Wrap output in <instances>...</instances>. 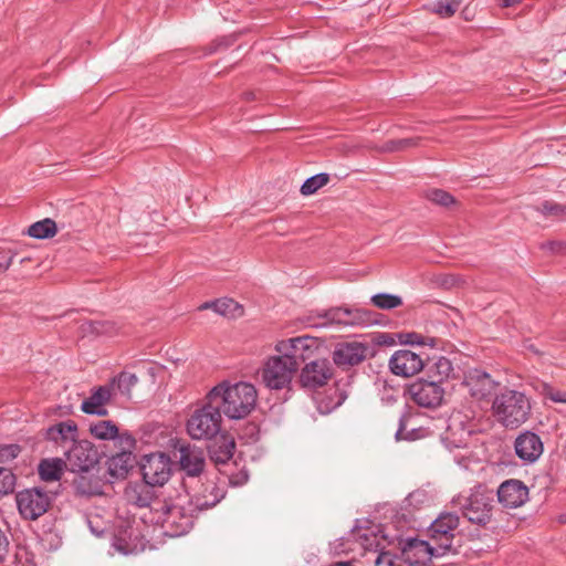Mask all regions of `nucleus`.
Returning a JSON list of instances; mask_svg holds the SVG:
<instances>
[{
    "label": "nucleus",
    "mask_w": 566,
    "mask_h": 566,
    "mask_svg": "<svg viewBox=\"0 0 566 566\" xmlns=\"http://www.w3.org/2000/svg\"><path fill=\"white\" fill-rule=\"evenodd\" d=\"M536 211L541 212L544 217L566 221V202L559 203L553 200H546L541 206L536 207Z\"/></svg>",
    "instance_id": "37"
},
{
    "label": "nucleus",
    "mask_w": 566,
    "mask_h": 566,
    "mask_svg": "<svg viewBox=\"0 0 566 566\" xmlns=\"http://www.w3.org/2000/svg\"><path fill=\"white\" fill-rule=\"evenodd\" d=\"M318 349L315 337L307 335L293 337L285 344V373L298 369L302 363L312 359Z\"/></svg>",
    "instance_id": "7"
},
{
    "label": "nucleus",
    "mask_w": 566,
    "mask_h": 566,
    "mask_svg": "<svg viewBox=\"0 0 566 566\" xmlns=\"http://www.w3.org/2000/svg\"><path fill=\"white\" fill-rule=\"evenodd\" d=\"M56 231V223L52 219L46 218L31 224L28 229V234L35 239H48L55 235Z\"/></svg>",
    "instance_id": "35"
},
{
    "label": "nucleus",
    "mask_w": 566,
    "mask_h": 566,
    "mask_svg": "<svg viewBox=\"0 0 566 566\" xmlns=\"http://www.w3.org/2000/svg\"><path fill=\"white\" fill-rule=\"evenodd\" d=\"M10 566H36L33 556L27 549H20L14 558L9 563Z\"/></svg>",
    "instance_id": "47"
},
{
    "label": "nucleus",
    "mask_w": 566,
    "mask_h": 566,
    "mask_svg": "<svg viewBox=\"0 0 566 566\" xmlns=\"http://www.w3.org/2000/svg\"><path fill=\"white\" fill-rule=\"evenodd\" d=\"M375 566H406L401 557L390 553L380 552L376 559Z\"/></svg>",
    "instance_id": "44"
},
{
    "label": "nucleus",
    "mask_w": 566,
    "mask_h": 566,
    "mask_svg": "<svg viewBox=\"0 0 566 566\" xmlns=\"http://www.w3.org/2000/svg\"><path fill=\"white\" fill-rule=\"evenodd\" d=\"M516 455L524 462L533 463L543 453V442L541 438L531 431L521 433L514 443Z\"/></svg>",
    "instance_id": "20"
},
{
    "label": "nucleus",
    "mask_w": 566,
    "mask_h": 566,
    "mask_svg": "<svg viewBox=\"0 0 566 566\" xmlns=\"http://www.w3.org/2000/svg\"><path fill=\"white\" fill-rule=\"evenodd\" d=\"M209 401H214L219 410L231 420L247 418L255 408L258 391L245 381L230 384L222 381L207 394Z\"/></svg>",
    "instance_id": "2"
},
{
    "label": "nucleus",
    "mask_w": 566,
    "mask_h": 566,
    "mask_svg": "<svg viewBox=\"0 0 566 566\" xmlns=\"http://www.w3.org/2000/svg\"><path fill=\"white\" fill-rule=\"evenodd\" d=\"M439 548L433 542H427L418 538H411L407 542L402 549V560L405 565L408 563L410 566H424L433 557H441L446 554L436 552Z\"/></svg>",
    "instance_id": "14"
},
{
    "label": "nucleus",
    "mask_w": 566,
    "mask_h": 566,
    "mask_svg": "<svg viewBox=\"0 0 566 566\" xmlns=\"http://www.w3.org/2000/svg\"><path fill=\"white\" fill-rule=\"evenodd\" d=\"M371 303L380 310H394L402 305V298L398 295L379 293L370 298Z\"/></svg>",
    "instance_id": "40"
},
{
    "label": "nucleus",
    "mask_w": 566,
    "mask_h": 566,
    "mask_svg": "<svg viewBox=\"0 0 566 566\" xmlns=\"http://www.w3.org/2000/svg\"><path fill=\"white\" fill-rule=\"evenodd\" d=\"M87 523H88V526H90V528H91L92 533H94V534H96V535H99V533L95 530V526H92V522H91V521H87Z\"/></svg>",
    "instance_id": "59"
},
{
    "label": "nucleus",
    "mask_w": 566,
    "mask_h": 566,
    "mask_svg": "<svg viewBox=\"0 0 566 566\" xmlns=\"http://www.w3.org/2000/svg\"><path fill=\"white\" fill-rule=\"evenodd\" d=\"M460 0H439L431 7V12L440 18H451L460 8Z\"/></svg>",
    "instance_id": "41"
},
{
    "label": "nucleus",
    "mask_w": 566,
    "mask_h": 566,
    "mask_svg": "<svg viewBox=\"0 0 566 566\" xmlns=\"http://www.w3.org/2000/svg\"><path fill=\"white\" fill-rule=\"evenodd\" d=\"M132 451H120L107 460V470L112 478H125L132 468Z\"/></svg>",
    "instance_id": "31"
},
{
    "label": "nucleus",
    "mask_w": 566,
    "mask_h": 566,
    "mask_svg": "<svg viewBox=\"0 0 566 566\" xmlns=\"http://www.w3.org/2000/svg\"><path fill=\"white\" fill-rule=\"evenodd\" d=\"M4 566H10L9 564L4 565Z\"/></svg>",
    "instance_id": "61"
},
{
    "label": "nucleus",
    "mask_w": 566,
    "mask_h": 566,
    "mask_svg": "<svg viewBox=\"0 0 566 566\" xmlns=\"http://www.w3.org/2000/svg\"><path fill=\"white\" fill-rule=\"evenodd\" d=\"M116 438L119 441L122 451H130L132 449H134L136 440L134 439V437L130 433H128V432L119 433L118 432V436Z\"/></svg>",
    "instance_id": "49"
},
{
    "label": "nucleus",
    "mask_w": 566,
    "mask_h": 566,
    "mask_svg": "<svg viewBox=\"0 0 566 566\" xmlns=\"http://www.w3.org/2000/svg\"><path fill=\"white\" fill-rule=\"evenodd\" d=\"M463 385L468 388L470 395L478 400L490 396L496 387V382L491 376L480 369L470 370L464 376Z\"/></svg>",
    "instance_id": "19"
},
{
    "label": "nucleus",
    "mask_w": 566,
    "mask_h": 566,
    "mask_svg": "<svg viewBox=\"0 0 566 566\" xmlns=\"http://www.w3.org/2000/svg\"><path fill=\"white\" fill-rule=\"evenodd\" d=\"M428 370L432 380L438 381V384L441 385L452 375L453 366L450 359L440 356L432 360L428 367Z\"/></svg>",
    "instance_id": "32"
},
{
    "label": "nucleus",
    "mask_w": 566,
    "mask_h": 566,
    "mask_svg": "<svg viewBox=\"0 0 566 566\" xmlns=\"http://www.w3.org/2000/svg\"><path fill=\"white\" fill-rule=\"evenodd\" d=\"M72 488L77 496L91 497L103 494L101 480L90 472H78L73 481Z\"/></svg>",
    "instance_id": "24"
},
{
    "label": "nucleus",
    "mask_w": 566,
    "mask_h": 566,
    "mask_svg": "<svg viewBox=\"0 0 566 566\" xmlns=\"http://www.w3.org/2000/svg\"><path fill=\"white\" fill-rule=\"evenodd\" d=\"M9 551V541L6 534L0 531V565L4 562V557L7 556Z\"/></svg>",
    "instance_id": "52"
},
{
    "label": "nucleus",
    "mask_w": 566,
    "mask_h": 566,
    "mask_svg": "<svg viewBox=\"0 0 566 566\" xmlns=\"http://www.w3.org/2000/svg\"><path fill=\"white\" fill-rule=\"evenodd\" d=\"M451 503L473 525L488 527L494 521L495 492L484 484L474 485L455 495Z\"/></svg>",
    "instance_id": "3"
},
{
    "label": "nucleus",
    "mask_w": 566,
    "mask_h": 566,
    "mask_svg": "<svg viewBox=\"0 0 566 566\" xmlns=\"http://www.w3.org/2000/svg\"><path fill=\"white\" fill-rule=\"evenodd\" d=\"M526 348H527L528 350H531L532 353L536 354V355H538V354H539V352L536 349V347H535L533 344H531V345L526 346Z\"/></svg>",
    "instance_id": "58"
},
{
    "label": "nucleus",
    "mask_w": 566,
    "mask_h": 566,
    "mask_svg": "<svg viewBox=\"0 0 566 566\" xmlns=\"http://www.w3.org/2000/svg\"><path fill=\"white\" fill-rule=\"evenodd\" d=\"M409 416L407 412L402 413L399 418V427H398V430L396 431V439L397 440H401V439H409V433H405V430H406V421L408 420Z\"/></svg>",
    "instance_id": "51"
},
{
    "label": "nucleus",
    "mask_w": 566,
    "mask_h": 566,
    "mask_svg": "<svg viewBox=\"0 0 566 566\" xmlns=\"http://www.w3.org/2000/svg\"><path fill=\"white\" fill-rule=\"evenodd\" d=\"M138 382V377L135 374L123 371L113 377L107 384L112 385L114 395L120 392L126 397H130L132 388Z\"/></svg>",
    "instance_id": "33"
},
{
    "label": "nucleus",
    "mask_w": 566,
    "mask_h": 566,
    "mask_svg": "<svg viewBox=\"0 0 566 566\" xmlns=\"http://www.w3.org/2000/svg\"><path fill=\"white\" fill-rule=\"evenodd\" d=\"M369 346L360 342L339 343L333 350L332 358L335 365L340 368H349L363 363L368 354Z\"/></svg>",
    "instance_id": "15"
},
{
    "label": "nucleus",
    "mask_w": 566,
    "mask_h": 566,
    "mask_svg": "<svg viewBox=\"0 0 566 566\" xmlns=\"http://www.w3.org/2000/svg\"><path fill=\"white\" fill-rule=\"evenodd\" d=\"M140 470L147 485H164L169 480L171 462L164 453H153L144 457Z\"/></svg>",
    "instance_id": "11"
},
{
    "label": "nucleus",
    "mask_w": 566,
    "mask_h": 566,
    "mask_svg": "<svg viewBox=\"0 0 566 566\" xmlns=\"http://www.w3.org/2000/svg\"><path fill=\"white\" fill-rule=\"evenodd\" d=\"M410 399L419 407L434 409L441 406L444 389L438 381L419 378L407 386Z\"/></svg>",
    "instance_id": "8"
},
{
    "label": "nucleus",
    "mask_w": 566,
    "mask_h": 566,
    "mask_svg": "<svg viewBox=\"0 0 566 566\" xmlns=\"http://www.w3.org/2000/svg\"><path fill=\"white\" fill-rule=\"evenodd\" d=\"M423 496V493L421 492H413L409 495V501L417 500L418 497Z\"/></svg>",
    "instance_id": "56"
},
{
    "label": "nucleus",
    "mask_w": 566,
    "mask_h": 566,
    "mask_svg": "<svg viewBox=\"0 0 566 566\" xmlns=\"http://www.w3.org/2000/svg\"><path fill=\"white\" fill-rule=\"evenodd\" d=\"M542 248L553 253H566V241H549L544 243Z\"/></svg>",
    "instance_id": "50"
},
{
    "label": "nucleus",
    "mask_w": 566,
    "mask_h": 566,
    "mask_svg": "<svg viewBox=\"0 0 566 566\" xmlns=\"http://www.w3.org/2000/svg\"><path fill=\"white\" fill-rule=\"evenodd\" d=\"M492 415L507 429H517L531 416V399L520 390L505 388L492 401Z\"/></svg>",
    "instance_id": "4"
},
{
    "label": "nucleus",
    "mask_w": 566,
    "mask_h": 566,
    "mask_svg": "<svg viewBox=\"0 0 566 566\" xmlns=\"http://www.w3.org/2000/svg\"><path fill=\"white\" fill-rule=\"evenodd\" d=\"M214 439L216 440L209 446L208 449L210 459L216 464H224L233 457L235 442L233 438L228 434H221Z\"/></svg>",
    "instance_id": "27"
},
{
    "label": "nucleus",
    "mask_w": 566,
    "mask_h": 566,
    "mask_svg": "<svg viewBox=\"0 0 566 566\" xmlns=\"http://www.w3.org/2000/svg\"><path fill=\"white\" fill-rule=\"evenodd\" d=\"M178 451L181 470L190 476H198L203 471L206 464L203 452L191 444L181 446Z\"/></svg>",
    "instance_id": "21"
},
{
    "label": "nucleus",
    "mask_w": 566,
    "mask_h": 566,
    "mask_svg": "<svg viewBox=\"0 0 566 566\" xmlns=\"http://www.w3.org/2000/svg\"><path fill=\"white\" fill-rule=\"evenodd\" d=\"M333 375V366L327 359H313L302 368L300 384L305 389L314 390L327 385Z\"/></svg>",
    "instance_id": "13"
},
{
    "label": "nucleus",
    "mask_w": 566,
    "mask_h": 566,
    "mask_svg": "<svg viewBox=\"0 0 566 566\" xmlns=\"http://www.w3.org/2000/svg\"><path fill=\"white\" fill-rule=\"evenodd\" d=\"M21 448L18 444H7L0 447V465L13 461L20 453Z\"/></svg>",
    "instance_id": "45"
},
{
    "label": "nucleus",
    "mask_w": 566,
    "mask_h": 566,
    "mask_svg": "<svg viewBox=\"0 0 566 566\" xmlns=\"http://www.w3.org/2000/svg\"><path fill=\"white\" fill-rule=\"evenodd\" d=\"M81 327L84 333H90L97 336H112L117 331L115 323L111 321H88L83 323Z\"/></svg>",
    "instance_id": "36"
},
{
    "label": "nucleus",
    "mask_w": 566,
    "mask_h": 566,
    "mask_svg": "<svg viewBox=\"0 0 566 566\" xmlns=\"http://www.w3.org/2000/svg\"><path fill=\"white\" fill-rule=\"evenodd\" d=\"M221 411L214 401L205 398V403L197 408L187 420L186 429L195 440H211L221 430Z\"/></svg>",
    "instance_id": "5"
},
{
    "label": "nucleus",
    "mask_w": 566,
    "mask_h": 566,
    "mask_svg": "<svg viewBox=\"0 0 566 566\" xmlns=\"http://www.w3.org/2000/svg\"><path fill=\"white\" fill-rule=\"evenodd\" d=\"M77 437V426L74 421H62L48 428L45 439L53 442L75 443Z\"/></svg>",
    "instance_id": "28"
},
{
    "label": "nucleus",
    "mask_w": 566,
    "mask_h": 566,
    "mask_svg": "<svg viewBox=\"0 0 566 566\" xmlns=\"http://www.w3.org/2000/svg\"><path fill=\"white\" fill-rule=\"evenodd\" d=\"M497 501L506 509L522 506L528 500V489L520 480L504 481L495 492Z\"/></svg>",
    "instance_id": "17"
},
{
    "label": "nucleus",
    "mask_w": 566,
    "mask_h": 566,
    "mask_svg": "<svg viewBox=\"0 0 566 566\" xmlns=\"http://www.w3.org/2000/svg\"><path fill=\"white\" fill-rule=\"evenodd\" d=\"M332 566H353L352 562H339L335 563Z\"/></svg>",
    "instance_id": "57"
},
{
    "label": "nucleus",
    "mask_w": 566,
    "mask_h": 566,
    "mask_svg": "<svg viewBox=\"0 0 566 566\" xmlns=\"http://www.w3.org/2000/svg\"><path fill=\"white\" fill-rule=\"evenodd\" d=\"M90 432L98 440H113L118 436V428L111 420H98L91 423Z\"/></svg>",
    "instance_id": "34"
},
{
    "label": "nucleus",
    "mask_w": 566,
    "mask_h": 566,
    "mask_svg": "<svg viewBox=\"0 0 566 566\" xmlns=\"http://www.w3.org/2000/svg\"><path fill=\"white\" fill-rule=\"evenodd\" d=\"M17 505L24 518L36 520L48 511L50 497L38 488L27 489L17 494Z\"/></svg>",
    "instance_id": "12"
},
{
    "label": "nucleus",
    "mask_w": 566,
    "mask_h": 566,
    "mask_svg": "<svg viewBox=\"0 0 566 566\" xmlns=\"http://www.w3.org/2000/svg\"><path fill=\"white\" fill-rule=\"evenodd\" d=\"M199 311L212 310L217 314L229 318H238L243 315V306L232 298L222 297L216 301L205 302L198 307Z\"/></svg>",
    "instance_id": "29"
},
{
    "label": "nucleus",
    "mask_w": 566,
    "mask_h": 566,
    "mask_svg": "<svg viewBox=\"0 0 566 566\" xmlns=\"http://www.w3.org/2000/svg\"><path fill=\"white\" fill-rule=\"evenodd\" d=\"M113 396L112 385L105 384L94 387L91 389L90 396L82 401L81 410L86 415L106 417L108 415L106 405L111 401Z\"/></svg>",
    "instance_id": "18"
},
{
    "label": "nucleus",
    "mask_w": 566,
    "mask_h": 566,
    "mask_svg": "<svg viewBox=\"0 0 566 566\" xmlns=\"http://www.w3.org/2000/svg\"><path fill=\"white\" fill-rule=\"evenodd\" d=\"M65 464L72 472H90L98 462V452L86 441H76L65 451Z\"/></svg>",
    "instance_id": "9"
},
{
    "label": "nucleus",
    "mask_w": 566,
    "mask_h": 566,
    "mask_svg": "<svg viewBox=\"0 0 566 566\" xmlns=\"http://www.w3.org/2000/svg\"><path fill=\"white\" fill-rule=\"evenodd\" d=\"M346 398L347 395L345 390L335 385L326 389L324 392H317L314 399L319 413L328 415L338 408Z\"/></svg>",
    "instance_id": "26"
},
{
    "label": "nucleus",
    "mask_w": 566,
    "mask_h": 566,
    "mask_svg": "<svg viewBox=\"0 0 566 566\" xmlns=\"http://www.w3.org/2000/svg\"><path fill=\"white\" fill-rule=\"evenodd\" d=\"M420 137H410V138H401V139H391L384 143L379 150L382 153H395L402 151L408 148L417 147L420 143Z\"/></svg>",
    "instance_id": "38"
},
{
    "label": "nucleus",
    "mask_w": 566,
    "mask_h": 566,
    "mask_svg": "<svg viewBox=\"0 0 566 566\" xmlns=\"http://www.w3.org/2000/svg\"><path fill=\"white\" fill-rule=\"evenodd\" d=\"M424 197L429 201L442 207H449L455 202L454 197L442 189H428L424 192Z\"/></svg>",
    "instance_id": "42"
},
{
    "label": "nucleus",
    "mask_w": 566,
    "mask_h": 566,
    "mask_svg": "<svg viewBox=\"0 0 566 566\" xmlns=\"http://www.w3.org/2000/svg\"><path fill=\"white\" fill-rule=\"evenodd\" d=\"M521 2H522V0H501V6L503 8H509V7H513L515 4H518Z\"/></svg>",
    "instance_id": "55"
},
{
    "label": "nucleus",
    "mask_w": 566,
    "mask_h": 566,
    "mask_svg": "<svg viewBox=\"0 0 566 566\" xmlns=\"http://www.w3.org/2000/svg\"><path fill=\"white\" fill-rule=\"evenodd\" d=\"M318 317L325 319V324L344 326L370 325L373 323L371 312L358 307H332L318 313Z\"/></svg>",
    "instance_id": "10"
},
{
    "label": "nucleus",
    "mask_w": 566,
    "mask_h": 566,
    "mask_svg": "<svg viewBox=\"0 0 566 566\" xmlns=\"http://www.w3.org/2000/svg\"><path fill=\"white\" fill-rule=\"evenodd\" d=\"M329 181V175L321 172L307 178L301 186V193L303 196L314 195L317 190L323 188Z\"/></svg>",
    "instance_id": "39"
},
{
    "label": "nucleus",
    "mask_w": 566,
    "mask_h": 566,
    "mask_svg": "<svg viewBox=\"0 0 566 566\" xmlns=\"http://www.w3.org/2000/svg\"><path fill=\"white\" fill-rule=\"evenodd\" d=\"M14 253L11 250L0 248V273L6 272L12 263Z\"/></svg>",
    "instance_id": "48"
},
{
    "label": "nucleus",
    "mask_w": 566,
    "mask_h": 566,
    "mask_svg": "<svg viewBox=\"0 0 566 566\" xmlns=\"http://www.w3.org/2000/svg\"><path fill=\"white\" fill-rule=\"evenodd\" d=\"M281 345H282V342H279V343L276 344L275 349H276L277 352H280V350H281Z\"/></svg>",
    "instance_id": "60"
},
{
    "label": "nucleus",
    "mask_w": 566,
    "mask_h": 566,
    "mask_svg": "<svg viewBox=\"0 0 566 566\" xmlns=\"http://www.w3.org/2000/svg\"><path fill=\"white\" fill-rule=\"evenodd\" d=\"M472 431L463 426V421L452 418L442 436V441L448 449L464 448L471 438Z\"/></svg>",
    "instance_id": "23"
},
{
    "label": "nucleus",
    "mask_w": 566,
    "mask_h": 566,
    "mask_svg": "<svg viewBox=\"0 0 566 566\" xmlns=\"http://www.w3.org/2000/svg\"><path fill=\"white\" fill-rule=\"evenodd\" d=\"M149 486L150 485L146 483L130 486L125 491V496L129 504L139 509L148 507L153 516H155L154 506H157L158 503H163V501L154 496Z\"/></svg>",
    "instance_id": "22"
},
{
    "label": "nucleus",
    "mask_w": 566,
    "mask_h": 566,
    "mask_svg": "<svg viewBox=\"0 0 566 566\" xmlns=\"http://www.w3.org/2000/svg\"><path fill=\"white\" fill-rule=\"evenodd\" d=\"M66 468L65 461L60 458L43 459L40 461L38 472L45 482L59 481Z\"/></svg>",
    "instance_id": "30"
},
{
    "label": "nucleus",
    "mask_w": 566,
    "mask_h": 566,
    "mask_svg": "<svg viewBox=\"0 0 566 566\" xmlns=\"http://www.w3.org/2000/svg\"><path fill=\"white\" fill-rule=\"evenodd\" d=\"M15 475L12 470L0 465V496L11 493L14 490Z\"/></svg>",
    "instance_id": "43"
},
{
    "label": "nucleus",
    "mask_w": 566,
    "mask_h": 566,
    "mask_svg": "<svg viewBox=\"0 0 566 566\" xmlns=\"http://www.w3.org/2000/svg\"><path fill=\"white\" fill-rule=\"evenodd\" d=\"M460 517L457 513L442 512L429 527L430 541L439 548L436 552L448 554L455 553L453 539L455 531L459 527Z\"/></svg>",
    "instance_id": "6"
},
{
    "label": "nucleus",
    "mask_w": 566,
    "mask_h": 566,
    "mask_svg": "<svg viewBox=\"0 0 566 566\" xmlns=\"http://www.w3.org/2000/svg\"><path fill=\"white\" fill-rule=\"evenodd\" d=\"M409 343L411 344H423L421 336L416 333L408 334Z\"/></svg>",
    "instance_id": "54"
},
{
    "label": "nucleus",
    "mask_w": 566,
    "mask_h": 566,
    "mask_svg": "<svg viewBox=\"0 0 566 566\" xmlns=\"http://www.w3.org/2000/svg\"><path fill=\"white\" fill-rule=\"evenodd\" d=\"M219 501V497H214L211 502L201 497L186 502L182 499H178L175 503L163 501V503H158L157 506H154L155 516L150 520L161 526L166 536L179 537L187 534L192 528L197 512L208 510L214 506Z\"/></svg>",
    "instance_id": "1"
},
{
    "label": "nucleus",
    "mask_w": 566,
    "mask_h": 566,
    "mask_svg": "<svg viewBox=\"0 0 566 566\" xmlns=\"http://www.w3.org/2000/svg\"><path fill=\"white\" fill-rule=\"evenodd\" d=\"M263 384L270 389L283 388V356L270 357L261 370Z\"/></svg>",
    "instance_id": "25"
},
{
    "label": "nucleus",
    "mask_w": 566,
    "mask_h": 566,
    "mask_svg": "<svg viewBox=\"0 0 566 566\" xmlns=\"http://www.w3.org/2000/svg\"><path fill=\"white\" fill-rule=\"evenodd\" d=\"M542 395L545 399H549L553 402L566 403V391L555 389L547 384L543 386Z\"/></svg>",
    "instance_id": "46"
},
{
    "label": "nucleus",
    "mask_w": 566,
    "mask_h": 566,
    "mask_svg": "<svg viewBox=\"0 0 566 566\" xmlns=\"http://www.w3.org/2000/svg\"><path fill=\"white\" fill-rule=\"evenodd\" d=\"M423 367V359L409 349H399L389 359L391 373L401 377H411L421 371Z\"/></svg>",
    "instance_id": "16"
},
{
    "label": "nucleus",
    "mask_w": 566,
    "mask_h": 566,
    "mask_svg": "<svg viewBox=\"0 0 566 566\" xmlns=\"http://www.w3.org/2000/svg\"><path fill=\"white\" fill-rule=\"evenodd\" d=\"M113 545H114V547H115V549H116V551H118L119 553H122V554H124V555H127V554H129V553H130V551H128V549L124 546V544H123V541H122V539H116V541L114 542V544H113Z\"/></svg>",
    "instance_id": "53"
}]
</instances>
